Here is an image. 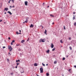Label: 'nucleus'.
Here are the masks:
<instances>
[{"label": "nucleus", "instance_id": "40", "mask_svg": "<svg viewBox=\"0 0 76 76\" xmlns=\"http://www.w3.org/2000/svg\"><path fill=\"white\" fill-rule=\"evenodd\" d=\"M69 71H71V69H69Z\"/></svg>", "mask_w": 76, "mask_h": 76}, {"label": "nucleus", "instance_id": "59", "mask_svg": "<svg viewBox=\"0 0 76 76\" xmlns=\"http://www.w3.org/2000/svg\"><path fill=\"white\" fill-rule=\"evenodd\" d=\"M36 75H37V76H38V74H36Z\"/></svg>", "mask_w": 76, "mask_h": 76}, {"label": "nucleus", "instance_id": "47", "mask_svg": "<svg viewBox=\"0 0 76 76\" xmlns=\"http://www.w3.org/2000/svg\"><path fill=\"white\" fill-rule=\"evenodd\" d=\"M73 14H75V12H73Z\"/></svg>", "mask_w": 76, "mask_h": 76}, {"label": "nucleus", "instance_id": "29", "mask_svg": "<svg viewBox=\"0 0 76 76\" xmlns=\"http://www.w3.org/2000/svg\"><path fill=\"white\" fill-rule=\"evenodd\" d=\"M11 75H13V72L11 73Z\"/></svg>", "mask_w": 76, "mask_h": 76}, {"label": "nucleus", "instance_id": "15", "mask_svg": "<svg viewBox=\"0 0 76 76\" xmlns=\"http://www.w3.org/2000/svg\"><path fill=\"white\" fill-rule=\"evenodd\" d=\"M74 19H75V15H74V17L73 18V20H74Z\"/></svg>", "mask_w": 76, "mask_h": 76}, {"label": "nucleus", "instance_id": "14", "mask_svg": "<svg viewBox=\"0 0 76 76\" xmlns=\"http://www.w3.org/2000/svg\"><path fill=\"white\" fill-rule=\"evenodd\" d=\"M18 61H19V62L20 61V60H16V63H18Z\"/></svg>", "mask_w": 76, "mask_h": 76}, {"label": "nucleus", "instance_id": "30", "mask_svg": "<svg viewBox=\"0 0 76 76\" xmlns=\"http://www.w3.org/2000/svg\"><path fill=\"white\" fill-rule=\"evenodd\" d=\"M64 29H66V28H65V26H64Z\"/></svg>", "mask_w": 76, "mask_h": 76}, {"label": "nucleus", "instance_id": "18", "mask_svg": "<svg viewBox=\"0 0 76 76\" xmlns=\"http://www.w3.org/2000/svg\"><path fill=\"white\" fill-rule=\"evenodd\" d=\"M54 64H57V61H55L54 63Z\"/></svg>", "mask_w": 76, "mask_h": 76}, {"label": "nucleus", "instance_id": "54", "mask_svg": "<svg viewBox=\"0 0 76 76\" xmlns=\"http://www.w3.org/2000/svg\"><path fill=\"white\" fill-rule=\"evenodd\" d=\"M67 57H68V56H66Z\"/></svg>", "mask_w": 76, "mask_h": 76}, {"label": "nucleus", "instance_id": "3", "mask_svg": "<svg viewBox=\"0 0 76 76\" xmlns=\"http://www.w3.org/2000/svg\"><path fill=\"white\" fill-rule=\"evenodd\" d=\"M40 73H43V68L42 67L40 68Z\"/></svg>", "mask_w": 76, "mask_h": 76}, {"label": "nucleus", "instance_id": "50", "mask_svg": "<svg viewBox=\"0 0 76 76\" xmlns=\"http://www.w3.org/2000/svg\"><path fill=\"white\" fill-rule=\"evenodd\" d=\"M4 14H6V12H4Z\"/></svg>", "mask_w": 76, "mask_h": 76}, {"label": "nucleus", "instance_id": "25", "mask_svg": "<svg viewBox=\"0 0 76 76\" xmlns=\"http://www.w3.org/2000/svg\"><path fill=\"white\" fill-rule=\"evenodd\" d=\"M29 38H28V39L27 40V41H29Z\"/></svg>", "mask_w": 76, "mask_h": 76}, {"label": "nucleus", "instance_id": "36", "mask_svg": "<svg viewBox=\"0 0 76 76\" xmlns=\"http://www.w3.org/2000/svg\"><path fill=\"white\" fill-rule=\"evenodd\" d=\"M18 33H18V31H17V32H16V34H17V35H18Z\"/></svg>", "mask_w": 76, "mask_h": 76}, {"label": "nucleus", "instance_id": "7", "mask_svg": "<svg viewBox=\"0 0 76 76\" xmlns=\"http://www.w3.org/2000/svg\"><path fill=\"white\" fill-rule=\"evenodd\" d=\"M51 48H54V45L53 44H51Z\"/></svg>", "mask_w": 76, "mask_h": 76}, {"label": "nucleus", "instance_id": "35", "mask_svg": "<svg viewBox=\"0 0 76 76\" xmlns=\"http://www.w3.org/2000/svg\"><path fill=\"white\" fill-rule=\"evenodd\" d=\"M7 61H9V59H7Z\"/></svg>", "mask_w": 76, "mask_h": 76}, {"label": "nucleus", "instance_id": "21", "mask_svg": "<svg viewBox=\"0 0 76 76\" xmlns=\"http://www.w3.org/2000/svg\"><path fill=\"white\" fill-rule=\"evenodd\" d=\"M24 22H26V23H27V22H28V20H26Z\"/></svg>", "mask_w": 76, "mask_h": 76}, {"label": "nucleus", "instance_id": "13", "mask_svg": "<svg viewBox=\"0 0 76 76\" xmlns=\"http://www.w3.org/2000/svg\"><path fill=\"white\" fill-rule=\"evenodd\" d=\"M21 43H23V42H24V40H22L21 41Z\"/></svg>", "mask_w": 76, "mask_h": 76}, {"label": "nucleus", "instance_id": "55", "mask_svg": "<svg viewBox=\"0 0 76 76\" xmlns=\"http://www.w3.org/2000/svg\"><path fill=\"white\" fill-rule=\"evenodd\" d=\"M20 55H21V54L20 53Z\"/></svg>", "mask_w": 76, "mask_h": 76}, {"label": "nucleus", "instance_id": "37", "mask_svg": "<svg viewBox=\"0 0 76 76\" xmlns=\"http://www.w3.org/2000/svg\"><path fill=\"white\" fill-rule=\"evenodd\" d=\"M8 39H9V40H10V37H9Z\"/></svg>", "mask_w": 76, "mask_h": 76}, {"label": "nucleus", "instance_id": "5", "mask_svg": "<svg viewBox=\"0 0 76 76\" xmlns=\"http://www.w3.org/2000/svg\"><path fill=\"white\" fill-rule=\"evenodd\" d=\"M21 73H23V72H24V71H23V69L21 68Z\"/></svg>", "mask_w": 76, "mask_h": 76}, {"label": "nucleus", "instance_id": "56", "mask_svg": "<svg viewBox=\"0 0 76 76\" xmlns=\"http://www.w3.org/2000/svg\"><path fill=\"white\" fill-rule=\"evenodd\" d=\"M18 34H20V33H18Z\"/></svg>", "mask_w": 76, "mask_h": 76}, {"label": "nucleus", "instance_id": "27", "mask_svg": "<svg viewBox=\"0 0 76 76\" xmlns=\"http://www.w3.org/2000/svg\"><path fill=\"white\" fill-rule=\"evenodd\" d=\"M62 60H65V58H63V59H62Z\"/></svg>", "mask_w": 76, "mask_h": 76}, {"label": "nucleus", "instance_id": "19", "mask_svg": "<svg viewBox=\"0 0 76 76\" xmlns=\"http://www.w3.org/2000/svg\"><path fill=\"white\" fill-rule=\"evenodd\" d=\"M55 50H56V48H53L52 49V51H54Z\"/></svg>", "mask_w": 76, "mask_h": 76}, {"label": "nucleus", "instance_id": "52", "mask_svg": "<svg viewBox=\"0 0 76 76\" xmlns=\"http://www.w3.org/2000/svg\"><path fill=\"white\" fill-rule=\"evenodd\" d=\"M46 66H48V64H46Z\"/></svg>", "mask_w": 76, "mask_h": 76}, {"label": "nucleus", "instance_id": "63", "mask_svg": "<svg viewBox=\"0 0 76 76\" xmlns=\"http://www.w3.org/2000/svg\"><path fill=\"white\" fill-rule=\"evenodd\" d=\"M23 23H24V22H23Z\"/></svg>", "mask_w": 76, "mask_h": 76}, {"label": "nucleus", "instance_id": "31", "mask_svg": "<svg viewBox=\"0 0 76 76\" xmlns=\"http://www.w3.org/2000/svg\"><path fill=\"white\" fill-rule=\"evenodd\" d=\"M18 51H20L21 50V49H20V48H19L18 49Z\"/></svg>", "mask_w": 76, "mask_h": 76}, {"label": "nucleus", "instance_id": "9", "mask_svg": "<svg viewBox=\"0 0 76 76\" xmlns=\"http://www.w3.org/2000/svg\"><path fill=\"white\" fill-rule=\"evenodd\" d=\"M46 52L47 53H49L50 52V50H47L46 51Z\"/></svg>", "mask_w": 76, "mask_h": 76}, {"label": "nucleus", "instance_id": "64", "mask_svg": "<svg viewBox=\"0 0 76 76\" xmlns=\"http://www.w3.org/2000/svg\"><path fill=\"white\" fill-rule=\"evenodd\" d=\"M14 1L15 0H13Z\"/></svg>", "mask_w": 76, "mask_h": 76}, {"label": "nucleus", "instance_id": "34", "mask_svg": "<svg viewBox=\"0 0 76 76\" xmlns=\"http://www.w3.org/2000/svg\"><path fill=\"white\" fill-rule=\"evenodd\" d=\"M6 48V47L5 46H4L3 47V48L4 49V48Z\"/></svg>", "mask_w": 76, "mask_h": 76}, {"label": "nucleus", "instance_id": "16", "mask_svg": "<svg viewBox=\"0 0 76 76\" xmlns=\"http://www.w3.org/2000/svg\"><path fill=\"white\" fill-rule=\"evenodd\" d=\"M60 42L61 43H63V41H62V40H60Z\"/></svg>", "mask_w": 76, "mask_h": 76}, {"label": "nucleus", "instance_id": "26", "mask_svg": "<svg viewBox=\"0 0 76 76\" xmlns=\"http://www.w3.org/2000/svg\"><path fill=\"white\" fill-rule=\"evenodd\" d=\"M74 26H76V22H75L74 23Z\"/></svg>", "mask_w": 76, "mask_h": 76}, {"label": "nucleus", "instance_id": "49", "mask_svg": "<svg viewBox=\"0 0 76 76\" xmlns=\"http://www.w3.org/2000/svg\"><path fill=\"white\" fill-rule=\"evenodd\" d=\"M69 39H71V38H69Z\"/></svg>", "mask_w": 76, "mask_h": 76}, {"label": "nucleus", "instance_id": "43", "mask_svg": "<svg viewBox=\"0 0 76 76\" xmlns=\"http://www.w3.org/2000/svg\"><path fill=\"white\" fill-rule=\"evenodd\" d=\"M8 3H10V1L9 0V2H8Z\"/></svg>", "mask_w": 76, "mask_h": 76}, {"label": "nucleus", "instance_id": "51", "mask_svg": "<svg viewBox=\"0 0 76 76\" xmlns=\"http://www.w3.org/2000/svg\"><path fill=\"white\" fill-rule=\"evenodd\" d=\"M19 32H21V30H19Z\"/></svg>", "mask_w": 76, "mask_h": 76}, {"label": "nucleus", "instance_id": "60", "mask_svg": "<svg viewBox=\"0 0 76 76\" xmlns=\"http://www.w3.org/2000/svg\"><path fill=\"white\" fill-rule=\"evenodd\" d=\"M20 34H21V33H20Z\"/></svg>", "mask_w": 76, "mask_h": 76}, {"label": "nucleus", "instance_id": "45", "mask_svg": "<svg viewBox=\"0 0 76 76\" xmlns=\"http://www.w3.org/2000/svg\"><path fill=\"white\" fill-rule=\"evenodd\" d=\"M0 22H2V20H0Z\"/></svg>", "mask_w": 76, "mask_h": 76}, {"label": "nucleus", "instance_id": "22", "mask_svg": "<svg viewBox=\"0 0 76 76\" xmlns=\"http://www.w3.org/2000/svg\"><path fill=\"white\" fill-rule=\"evenodd\" d=\"M42 66H45V64H44L43 63H42Z\"/></svg>", "mask_w": 76, "mask_h": 76}, {"label": "nucleus", "instance_id": "24", "mask_svg": "<svg viewBox=\"0 0 76 76\" xmlns=\"http://www.w3.org/2000/svg\"><path fill=\"white\" fill-rule=\"evenodd\" d=\"M15 40H13L12 41V43H13V42H15Z\"/></svg>", "mask_w": 76, "mask_h": 76}, {"label": "nucleus", "instance_id": "1", "mask_svg": "<svg viewBox=\"0 0 76 76\" xmlns=\"http://www.w3.org/2000/svg\"><path fill=\"white\" fill-rule=\"evenodd\" d=\"M8 49L10 50V51H11L12 50V46L10 45L8 46Z\"/></svg>", "mask_w": 76, "mask_h": 76}, {"label": "nucleus", "instance_id": "17", "mask_svg": "<svg viewBox=\"0 0 76 76\" xmlns=\"http://www.w3.org/2000/svg\"><path fill=\"white\" fill-rule=\"evenodd\" d=\"M49 73H47L46 74V75H47V76H49Z\"/></svg>", "mask_w": 76, "mask_h": 76}, {"label": "nucleus", "instance_id": "2", "mask_svg": "<svg viewBox=\"0 0 76 76\" xmlns=\"http://www.w3.org/2000/svg\"><path fill=\"white\" fill-rule=\"evenodd\" d=\"M39 41L40 42H44L45 41L44 40V39H41Z\"/></svg>", "mask_w": 76, "mask_h": 76}, {"label": "nucleus", "instance_id": "12", "mask_svg": "<svg viewBox=\"0 0 76 76\" xmlns=\"http://www.w3.org/2000/svg\"><path fill=\"white\" fill-rule=\"evenodd\" d=\"M5 10H6V11H7L8 10V8H6L5 9Z\"/></svg>", "mask_w": 76, "mask_h": 76}, {"label": "nucleus", "instance_id": "53", "mask_svg": "<svg viewBox=\"0 0 76 76\" xmlns=\"http://www.w3.org/2000/svg\"><path fill=\"white\" fill-rule=\"evenodd\" d=\"M48 7H49V6H48Z\"/></svg>", "mask_w": 76, "mask_h": 76}, {"label": "nucleus", "instance_id": "58", "mask_svg": "<svg viewBox=\"0 0 76 76\" xmlns=\"http://www.w3.org/2000/svg\"><path fill=\"white\" fill-rule=\"evenodd\" d=\"M10 1H12V0H9Z\"/></svg>", "mask_w": 76, "mask_h": 76}, {"label": "nucleus", "instance_id": "8", "mask_svg": "<svg viewBox=\"0 0 76 76\" xmlns=\"http://www.w3.org/2000/svg\"><path fill=\"white\" fill-rule=\"evenodd\" d=\"M7 12V13H9L10 14V15H12V13L10 11H8Z\"/></svg>", "mask_w": 76, "mask_h": 76}, {"label": "nucleus", "instance_id": "20", "mask_svg": "<svg viewBox=\"0 0 76 76\" xmlns=\"http://www.w3.org/2000/svg\"><path fill=\"white\" fill-rule=\"evenodd\" d=\"M50 16H51V17H54V15H50Z\"/></svg>", "mask_w": 76, "mask_h": 76}, {"label": "nucleus", "instance_id": "28", "mask_svg": "<svg viewBox=\"0 0 76 76\" xmlns=\"http://www.w3.org/2000/svg\"><path fill=\"white\" fill-rule=\"evenodd\" d=\"M69 48L70 50H72V47H71V46L69 47Z\"/></svg>", "mask_w": 76, "mask_h": 76}, {"label": "nucleus", "instance_id": "46", "mask_svg": "<svg viewBox=\"0 0 76 76\" xmlns=\"http://www.w3.org/2000/svg\"><path fill=\"white\" fill-rule=\"evenodd\" d=\"M54 24V23H52V25H53V24Z\"/></svg>", "mask_w": 76, "mask_h": 76}, {"label": "nucleus", "instance_id": "61", "mask_svg": "<svg viewBox=\"0 0 76 76\" xmlns=\"http://www.w3.org/2000/svg\"><path fill=\"white\" fill-rule=\"evenodd\" d=\"M62 76H64V75H62Z\"/></svg>", "mask_w": 76, "mask_h": 76}, {"label": "nucleus", "instance_id": "44", "mask_svg": "<svg viewBox=\"0 0 76 76\" xmlns=\"http://www.w3.org/2000/svg\"><path fill=\"white\" fill-rule=\"evenodd\" d=\"M15 68H16V69H17V68H18V66H16L15 67Z\"/></svg>", "mask_w": 76, "mask_h": 76}, {"label": "nucleus", "instance_id": "42", "mask_svg": "<svg viewBox=\"0 0 76 76\" xmlns=\"http://www.w3.org/2000/svg\"><path fill=\"white\" fill-rule=\"evenodd\" d=\"M14 7H15V6H13L12 7H13V8H14Z\"/></svg>", "mask_w": 76, "mask_h": 76}, {"label": "nucleus", "instance_id": "62", "mask_svg": "<svg viewBox=\"0 0 76 76\" xmlns=\"http://www.w3.org/2000/svg\"><path fill=\"white\" fill-rule=\"evenodd\" d=\"M13 10H15V9H14Z\"/></svg>", "mask_w": 76, "mask_h": 76}, {"label": "nucleus", "instance_id": "32", "mask_svg": "<svg viewBox=\"0 0 76 76\" xmlns=\"http://www.w3.org/2000/svg\"><path fill=\"white\" fill-rule=\"evenodd\" d=\"M44 4H45V3L44 2L42 4V6H44Z\"/></svg>", "mask_w": 76, "mask_h": 76}, {"label": "nucleus", "instance_id": "38", "mask_svg": "<svg viewBox=\"0 0 76 76\" xmlns=\"http://www.w3.org/2000/svg\"><path fill=\"white\" fill-rule=\"evenodd\" d=\"M12 2H13V3H14V1L13 0H12Z\"/></svg>", "mask_w": 76, "mask_h": 76}, {"label": "nucleus", "instance_id": "11", "mask_svg": "<svg viewBox=\"0 0 76 76\" xmlns=\"http://www.w3.org/2000/svg\"><path fill=\"white\" fill-rule=\"evenodd\" d=\"M45 34L47 35V30H45Z\"/></svg>", "mask_w": 76, "mask_h": 76}, {"label": "nucleus", "instance_id": "48", "mask_svg": "<svg viewBox=\"0 0 76 76\" xmlns=\"http://www.w3.org/2000/svg\"><path fill=\"white\" fill-rule=\"evenodd\" d=\"M16 46H19V45H16Z\"/></svg>", "mask_w": 76, "mask_h": 76}, {"label": "nucleus", "instance_id": "39", "mask_svg": "<svg viewBox=\"0 0 76 76\" xmlns=\"http://www.w3.org/2000/svg\"><path fill=\"white\" fill-rule=\"evenodd\" d=\"M11 45H13V42H11Z\"/></svg>", "mask_w": 76, "mask_h": 76}, {"label": "nucleus", "instance_id": "57", "mask_svg": "<svg viewBox=\"0 0 76 76\" xmlns=\"http://www.w3.org/2000/svg\"><path fill=\"white\" fill-rule=\"evenodd\" d=\"M9 54H10V55H11V54H10V53H9Z\"/></svg>", "mask_w": 76, "mask_h": 76}, {"label": "nucleus", "instance_id": "4", "mask_svg": "<svg viewBox=\"0 0 76 76\" xmlns=\"http://www.w3.org/2000/svg\"><path fill=\"white\" fill-rule=\"evenodd\" d=\"M25 4L26 6H28V1H25Z\"/></svg>", "mask_w": 76, "mask_h": 76}, {"label": "nucleus", "instance_id": "10", "mask_svg": "<svg viewBox=\"0 0 76 76\" xmlns=\"http://www.w3.org/2000/svg\"><path fill=\"white\" fill-rule=\"evenodd\" d=\"M38 66V65L36 63H35V64H34V66Z\"/></svg>", "mask_w": 76, "mask_h": 76}, {"label": "nucleus", "instance_id": "23", "mask_svg": "<svg viewBox=\"0 0 76 76\" xmlns=\"http://www.w3.org/2000/svg\"><path fill=\"white\" fill-rule=\"evenodd\" d=\"M10 9H11V8H12V6H10Z\"/></svg>", "mask_w": 76, "mask_h": 76}, {"label": "nucleus", "instance_id": "33", "mask_svg": "<svg viewBox=\"0 0 76 76\" xmlns=\"http://www.w3.org/2000/svg\"><path fill=\"white\" fill-rule=\"evenodd\" d=\"M18 64H19V63H17V66H18Z\"/></svg>", "mask_w": 76, "mask_h": 76}, {"label": "nucleus", "instance_id": "41", "mask_svg": "<svg viewBox=\"0 0 76 76\" xmlns=\"http://www.w3.org/2000/svg\"><path fill=\"white\" fill-rule=\"evenodd\" d=\"M74 67H75V68H76V65L74 66Z\"/></svg>", "mask_w": 76, "mask_h": 76}, {"label": "nucleus", "instance_id": "6", "mask_svg": "<svg viewBox=\"0 0 76 76\" xmlns=\"http://www.w3.org/2000/svg\"><path fill=\"white\" fill-rule=\"evenodd\" d=\"M34 26L32 24H31V25L30 26V28H33Z\"/></svg>", "mask_w": 76, "mask_h": 76}]
</instances>
